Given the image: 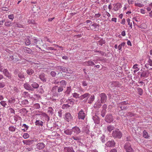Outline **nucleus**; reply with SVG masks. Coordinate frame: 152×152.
Returning a JSON list of instances; mask_svg holds the SVG:
<instances>
[{"instance_id":"nucleus-1","label":"nucleus","mask_w":152,"mask_h":152,"mask_svg":"<svg viewBox=\"0 0 152 152\" xmlns=\"http://www.w3.org/2000/svg\"><path fill=\"white\" fill-rule=\"evenodd\" d=\"M130 104L127 100L122 101L118 104V107L121 110H125L128 109Z\"/></svg>"},{"instance_id":"nucleus-2","label":"nucleus","mask_w":152,"mask_h":152,"mask_svg":"<svg viewBox=\"0 0 152 152\" xmlns=\"http://www.w3.org/2000/svg\"><path fill=\"white\" fill-rule=\"evenodd\" d=\"M112 135L115 138L121 139L122 137V134L119 129H117L113 131Z\"/></svg>"},{"instance_id":"nucleus-3","label":"nucleus","mask_w":152,"mask_h":152,"mask_svg":"<svg viewBox=\"0 0 152 152\" xmlns=\"http://www.w3.org/2000/svg\"><path fill=\"white\" fill-rule=\"evenodd\" d=\"M124 148L126 151V152H134V151L132 147L131 144L129 142L125 143Z\"/></svg>"},{"instance_id":"nucleus-4","label":"nucleus","mask_w":152,"mask_h":152,"mask_svg":"<svg viewBox=\"0 0 152 152\" xmlns=\"http://www.w3.org/2000/svg\"><path fill=\"white\" fill-rule=\"evenodd\" d=\"M64 120L68 122H71L73 120V117L69 113H66L64 117Z\"/></svg>"},{"instance_id":"nucleus-5","label":"nucleus","mask_w":152,"mask_h":152,"mask_svg":"<svg viewBox=\"0 0 152 152\" xmlns=\"http://www.w3.org/2000/svg\"><path fill=\"white\" fill-rule=\"evenodd\" d=\"M100 98V101L102 103H104L107 102V97L104 93H101L99 94Z\"/></svg>"},{"instance_id":"nucleus-6","label":"nucleus","mask_w":152,"mask_h":152,"mask_svg":"<svg viewBox=\"0 0 152 152\" xmlns=\"http://www.w3.org/2000/svg\"><path fill=\"white\" fill-rule=\"evenodd\" d=\"M105 121L107 123H110L113 122L114 118L111 114H107L105 118Z\"/></svg>"},{"instance_id":"nucleus-7","label":"nucleus","mask_w":152,"mask_h":152,"mask_svg":"<svg viewBox=\"0 0 152 152\" xmlns=\"http://www.w3.org/2000/svg\"><path fill=\"white\" fill-rule=\"evenodd\" d=\"M1 72H2L4 75L8 77V79H11V75L7 69H2Z\"/></svg>"},{"instance_id":"nucleus-8","label":"nucleus","mask_w":152,"mask_h":152,"mask_svg":"<svg viewBox=\"0 0 152 152\" xmlns=\"http://www.w3.org/2000/svg\"><path fill=\"white\" fill-rule=\"evenodd\" d=\"M86 115L83 110L81 109L78 113V118L79 119L83 120Z\"/></svg>"},{"instance_id":"nucleus-9","label":"nucleus","mask_w":152,"mask_h":152,"mask_svg":"<svg viewBox=\"0 0 152 152\" xmlns=\"http://www.w3.org/2000/svg\"><path fill=\"white\" fill-rule=\"evenodd\" d=\"M115 142L113 140L108 141L105 144L106 146L108 147H113L115 146Z\"/></svg>"},{"instance_id":"nucleus-10","label":"nucleus","mask_w":152,"mask_h":152,"mask_svg":"<svg viewBox=\"0 0 152 152\" xmlns=\"http://www.w3.org/2000/svg\"><path fill=\"white\" fill-rule=\"evenodd\" d=\"M90 96V94H89L86 93L84 94L81 95L79 97V98L80 100H83L84 99V100H85V102H86Z\"/></svg>"},{"instance_id":"nucleus-11","label":"nucleus","mask_w":152,"mask_h":152,"mask_svg":"<svg viewBox=\"0 0 152 152\" xmlns=\"http://www.w3.org/2000/svg\"><path fill=\"white\" fill-rule=\"evenodd\" d=\"M45 145L43 142H39L36 145L37 149L39 150L43 149L45 147Z\"/></svg>"},{"instance_id":"nucleus-12","label":"nucleus","mask_w":152,"mask_h":152,"mask_svg":"<svg viewBox=\"0 0 152 152\" xmlns=\"http://www.w3.org/2000/svg\"><path fill=\"white\" fill-rule=\"evenodd\" d=\"M23 87L25 89L27 90L33 91L32 88H31L30 82L29 83H26L24 84Z\"/></svg>"},{"instance_id":"nucleus-13","label":"nucleus","mask_w":152,"mask_h":152,"mask_svg":"<svg viewBox=\"0 0 152 152\" xmlns=\"http://www.w3.org/2000/svg\"><path fill=\"white\" fill-rule=\"evenodd\" d=\"M72 132L74 133L77 135L80 133L81 131L80 129L77 126H75L72 128Z\"/></svg>"},{"instance_id":"nucleus-14","label":"nucleus","mask_w":152,"mask_h":152,"mask_svg":"<svg viewBox=\"0 0 152 152\" xmlns=\"http://www.w3.org/2000/svg\"><path fill=\"white\" fill-rule=\"evenodd\" d=\"M30 84L31 85V88H32L33 91L34 89H37L39 88V85L38 84L35 82H31V81H29Z\"/></svg>"},{"instance_id":"nucleus-15","label":"nucleus","mask_w":152,"mask_h":152,"mask_svg":"<svg viewBox=\"0 0 152 152\" xmlns=\"http://www.w3.org/2000/svg\"><path fill=\"white\" fill-rule=\"evenodd\" d=\"M39 77L42 81L43 82H46V81L47 77L44 73H41L39 75Z\"/></svg>"},{"instance_id":"nucleus-16","label":"nucleus","mask_w":152,"mask_h":152,"mask_svg":"<svg viewBox=\"0 0 152 152\" xmlns=\"http://www.w3.org/2000/svg\"><path fill=\"white\" fill-rule=\"evenodd\" d=\"M89 126L88 125L85 126L82 128V132L85 133L87 134L89 133Z\"/></svg>"},{"instance_id":"nucleus-17","label":"nucleus","mask_w":152,"mask_h":152,"mask_svg":"<svg viewBox=\"0 0 152 152\" xmlns=\"http://www.w3.org/2000/svg\"><path fill=\"white\" fill-rule=\"evenodd\" d=\"M57 69L61 70L64 72H68L67 68L64 66H57Z\"/></svg>"},{"instance_id":"nucleus-18","label":"nucleus","mask_w":152,"mask_h":152,"mask_svg":"<svg viewBox=\"0 0 152 152\" xmlns=\"http://www.w3.org/2000/svg\"><path fill=\"white\" fill-rule=\"evenodd\" d=\"M83 64L84 65L87 66H93L95 65L94 63L91 60L86 61Z\"/></svg>"},{"instance_id":"nucleus-19","label":"nucleus","mask_w":152,"mask_h":152,"mask_svg":"<svg viewBox=\"0 0 152 152\" xmlns=\"http://www.w3.org/2000/svg\"><path fill=\"white\" fill-rule=\"evenodd\" d=\"M64 152H75L72 147H64Z\"/></svg>"},{"instance_id":"nucleus-20","label":"nucleus","mask_w":152,"mask_h":152,"mask_svg":"<svg viewBox=\"0 0 152 152\" xmlns=\"http://www.w3.org/2000/svg\"><path fill=\"white\" fill-rule=\"evenodd\" d=\"M93 119L96 124H98L99 123L100 118L97 115H95L93 116Z\"/></svg>"},{"instance_id":"nucleus-21","label":"nucleus","mask_w":152,"mask_h":152,"mask_svg":"<svg viewBox=\"0 0 152 152\" xmlns=\"http://www.w3.org/2000/svg\"><path fill=\"white\" fill-rule=\"evenodd\" d=\"M149 72L148 70L143 71L142 72L140 75V77H148Z\"/></svg>"},{"instance_id":"nucleus-22","label":"nucleus","mask_w":152,"mask_h":152,"mask_svg":"<svg viewBox=\"0 0 152 152\" xmlns=\"http://www.w3.org/2000/svg\"><path fill=\"white\" fill-rule=\"evenodd\" d=\"M101 103V102L99 100H98L94 104V107L97 109L99 108L102 106Z\"/></svg>"},{"instance_id":"nucleus-23","label":"nucleus","mask_w":152,"mask_h":152,"mask_svg":"<svg viewBox=\"0 0 152 152\" xmlns=\"http://www.w3.org/2000/svg\"><path fill=\"white\" fill-rule=\"evenodd\" d=\"M23 50L25 53L29 54H31L32 52V50L26 47H23Z\"/></svg>"},{"instance_id":"nucleus-24","label":"nucleus","mask_w":152,"mask_h":152,"mask_svg":"<svg viewBox=\"0 0 152 152\" xmlns=\"http://www.w3.org/2000/svg\"><path fill=\"white\" fill-rule=\"evenodd\" d=\"M97 26L98 25L96 23H94L91 25H90V28H88V29L89 30V29H90L92 30H95V29L97 27ZM88 28H89V27H88Z\"/></svg>"},{"instance_id":"nucleus-25","label":"nucleus","mask_w":152,"mask_h":152,"mask_svg":"<svg viewBox=\"0 0 152 152\" xmlns=\"http://www.w3.org/2000/svg\"><path fill=\"white\" fill-rule=\"evenodd\" d=\"M67 82L64 80H62L60 82V87L63 88H65L66 86Z\"/></svg>"},{"instance_id":"nucleus-26","label":"nucleus","mask_w":152,"mask_h":152,"mask_svg":"<svg viewBox=\"0 0 152 152\" xmlns=\"http://www.w3.org/2000/svg\"><path fill=\"white\" fill-rule=\"evenodd\" d=\"M75 100L72 98L69 99L66 101V103H68L73 106L74 104Z\"/></svg>"},{"instance_id":"nucleus-27","label":"nucleus","mask_w":152,"mask_h":152,"mask_svg":"<svg viewBox=\"0 0 152 152\" xmlns=\"http://www.w3.org/2000/svg\"><path fill=\"white\" fill-rule=\"evenodd\" d=\"M149 65L152 66V60L150 58H149L148 61V63L146 64L145 65V67L147 68H148Z\"/></svg>"},{"instance_id":"nucleus-28","label":"nucleus","mask_w":152,"mask_h":152,"mask_svg":"<svg viewBox=\"0 0 152 152\" xmlns=\"http://www.w3.org/2000/svg\"><path fill=\"white\" fill-rule=\"evenodd\" d=\"M18 75V77L20 79H25V75L24 74V73L22 72H19Z\"/></svg>"},{"instance_id":"nucleus-29","label":"nucleus","mask_w":152,"mask_h":152,"mask_svg":"<svg viewBox=\"0 0 152 152\" xmlns=\"http://www.w3.org/2000/svg\"><path fill=\"white\" fill-rule=\"evenodd\" d=\"M64 132L66 134L68 135H71L72 133V130L68 129L65 130Z\"/></svg>"},{"instance_id":"nucleus-30","label":"nucleus","mask_w":152,"mask_h":152,"mask_svg":"<svg viewBox=\"0 0 152 152\" xmlns=\"http://www.w3.org/2000/svg\"><path fill=\"white\" fill-rule=\"evenodd\" d=\"M26 72L28 75H31L34 73V72L32 69L29 68L26 70Z\"/></svg>"},{"instance_id":"nucleus-31","label":"nucleus","mask_w":152,"mask_h":152,"mask_svg":"<svg viewBox=\"0 0 152 152\" xmlns=\"http://www.w3.org/2000/svg\"><path fill=\"white\" fill-rule=\"evenodd\" d=\"M43 122L40 120H37L35 122V124L37 126H42L43 125Z\"/></svg>"},{"instance_id":"nucleus-32","label":"nucleus","mask_w":152,"mask_h":152,"mask_svg":"<svg viewBox=\"0 0 152 152\" xmlns=\"http://www.w3.org/2000/svg\"><path fill=\"white\" fill-rule=\"evenodd\" d=\"M53 95L56 99H58L60 98V96L57 92L53 93Z\"/></svg>"},{"instance_id":"nucleus-33","label":"nucleus","mask_w":152,"mask_h":152,"mask_svg":"<svg viewBox=\"0 0 152 152\" xmlns=\"http://www.w3.org/2000/svg\"><path fill=\"white\" fill-rule=\"evenodd\" d=\"M32 39V40L31 42V44L32 45H34L35 44H37L38 41V40L37 38L36 37H34Z\"/></svg>"},{"instance_id":"nucleus-34","label":"nucleus","mask_w":152,"mask_h":152,"mask_svg":"<svg viewBox=\"0 0 152 152\" xmlns=\"http://www.w3.org/2000/svg\"><path fill=\"white\" fill-rule=\"evenodd\" d=\"M41 115L45 117V119L46 121H48L50 120V118L48 115L45 113H42Z\"/></svg>"},{"instance_id":"nucleus-35","label":"nucleus","mask_w":152,"mask_h":152,"mask_svg":"<svg viewBox=\"0 0 152 152\" xmlns=\"http://www.w3.org/2000/svg\"><path fill=\"white\" fill-rule=\"evenodd\" d=\"M71 86L67 87L66 88V90L65 92V93L67 95L69 94L71 91Z\"/></svg>"},{"instance_id":"nucleus-36","label":"nucleus","mask_w":152,"mask_h":152,"mask_svg":"<svg viewBox=\"0 0 152 152\" xmlns=\"http://www.w3.org/2000/svg\"><path fill=\"white\" fill-rule=\"evenodd\" d=\"M114 129V127L111 125H108L107 127V129L109 132H111Z\"/></svg>"},{"instance_id":"nucleus-37","label":"nucleus","mask_w":152,"mask_h":152,"mask_svg":"<svg viewBox=\"0 0 152 152\" xmlns=\"http://www.w3.org/2000/svg\"><path fill=\"white\" fill-rule=\"evenodd\" d=\"M95 99V96L94 95L91 96L90 98L88 100V103L89 104H91Z\"/></svg>"},{"instance_id":"nucleus-38","label":"nucleus","mask_w":152,"mask_h":152,"mask_svg":"<svg viewBox=\"0 0 152 152\" xmlns=\"http://www.w3.org/2000/svg\"><path fill=\"white\" fill-rule=\"evenodd\" d=\"M143 137L145 138H148L149 137L148 133L145 130L143 132Z\"/></svg>"},{"instance_id":"nucleus-39","label":"nucleus","mask_w":152,"mask_h":152,"mask_svg":"<svg viewBox=\"0 0 152 152\" xmlns=\"http://www.w3.org/2000/svg\"><path fill=\"white\" fill-rule=\"evenodd\" d=\"M70 106L67 103L66 104H63L62 107V108L63 109H67L70 107Z\"/></svg>"},{"instance_id":"nucleus-40","label":"nucleus","mask_w":152,"mask_h":152,"mask_svg":"<svg viewBox=\"0 0 152 152\" xmlns=\"http://www.w3.org/2000/svg\"><path fill=\"white\" fill-rule=\"evenodd\" d=\"M34 142L33 140H30V141H26V140H23V142L24 144H26V145H28L30 144V143L32 144Z\"/></svg>"},{"instance_id":"nucleus-41","label":"nucleus","mask_w":152,"mask_h":152,"mask_svg":"<svg viewBox=\"0 0 152 152\" xmlns=\"http://www.w3.org/2000/svg\"><path fill=\"white\" fill-rule=\"evenodd\" d=\"M9 59L10 60H12L13 61H17L20 60L18 58H15L12 56H10Z\"/></svg>"},{"instance_id":"nucleus-42","label":"nucleus","mask_w":152,"mask_h":152,"mask_svg":"<svg viewBox=\"0 0 152 152\" xmlns=\"http://www.w3.org/2000/svg\"><path fill=\"white\" fill-rule=\"evenodd\" d=\"M25 148L26 151H32L34 150L33 148L31 146L28 147L27 146H26Z\"/></svg>"},{"instance_id":"nucleus-43","label":"nucleus","mask_w":152,"mask_h":152,"mask_svg":"<svg viewBox=\"0 0 152 152\" xmlns=\"http://www.w3.org/2000/svg\"><path fill=\"white\" fill-rule=\"evenodd\" d=\"M117 83H118L116 82L113 81L110 82L109 83V84L110 85L111 87H113L114 86H117Z\"/></svg>"},{"instance_id":"nucleus-44","label":"nucleus","mask_w":152,"mask_h":152,"mask_svg":"<svg viewBox=\"0 0 152 152\" xmlns=\"http://www.w3.org/2000/svg\"><path fill=\"white\" fill-rule=\"evenodd\" d=\"M57 86H55L52 88L51 90V91L53 92V93L57 92L56 90L57 88Z\"/></svg>"},{"instance_id":"nucleus-45","label":"nucleus","mask_w":152,"mask_h":152,"mask_svg":"<svg viewBox=\"0 0 152 152\" xmlns=\"http://www.w3.org/2000/svg\"><path fill=\"white\" fill-rule=\"evenodd\" d=\"M15 129H16L15 127L14 126H10L9 128V131L12 132L15 131Z\"/></svg>"},{"instance_id":"nucleus-46","label":"nucleus","mask_w":152,"mask_h":152,"mask_svg":"<svg viewBox=\"0 0 152 152\" xmlns=\"http://www.w3.org/2000/svg\"><path fill=\"white\" fill-rule=\"evenodd\" d=\"M28 23L29 24H35V22L33 19L28 20L27 21Z\"/></svg>"},{"instance_id":"nucleus-47","label":"nucleus","mask_w":152,"mask_h":152,"mask_svg":"<svg viewBox=\"0 0 152 152\" xmlns=\"http://www.w3.org/2000/svg\"><path fill=\"white\" fill-rule=\"evenodd\" d=\"M137 90L139 94L140 95H142L143 93L142 90L140 88H138Z\"/></svg>"},{"instance_id":"nucleus-48","label":"nucleus","mask_w":152,"mask_h":152,"mask_svg":"<svg viewBox=\"0 0 152 152\" xmlns=\"http://www.w3.org/2000/svg\"><path fill=\"white\" fill-rule=\"evenodd\" d=\"M57 91L58 93H60L62 92L64 90V88L60 86H58Z\"/></svg>"},{"instance_id":"nucleus-49","label":"nucleus","mask_w":152,"mask_h":152,"mask_svg":"<svg viewBox=\"0 0 152 152\" xmlns=\"http://www.w3.org/2000/svg\"><path fill=\"white\" fill-rule=\"evenodd\" d=\"M15 26L19 28H24V26L22 25L19 23H16V25H15Z\"/></svg>"},{"instance_id":"nucleus-50","label":"nucleus","mask_w":152,"mask_h":152,"mask_svg":"<svg viewBox=\"0 0 152 152\" xmlns=\"http://www.w3.org/2000/svg\"><path fill=\"white\" fill-rule=\"evenodd\" d=\"M125 43L123 42L120 44L118 46V49L119 50H121L122 48V46H124L125 45Z\"/></svg>"},{"instance_id":"nucleus-51","label":"nucleus","mask_w":152,"mask_h":152,"mask_svg":"<svg viewBox=\"0 0 152 152\" xmlns=\"http://www.w3.org/2000/svg\"><path fill=\"white\" fill-rule=\"evenodd\" d=\"M127 22L128 23V24L129 25V27L131 28H132V23H130V20L129 18H128L126 20Z\"/></svg>"},{"instance_id":"nucleus-52","label":"nucleus","mask_w":152,"mask_h":152,"mask_svg":"<svg viewBox=\"0 0 152 152\" xmlns=\"http://www.w3.org/2000/svg\"><path fill=\"white\" fill-rule=\"evenodd\" d=\"M106 110H102L101 112V115L103 117H104L105 115Z\"/></svg>"},{"instance_id":"nucleus-53","label":"nucleus","mask_w":152,"mask_h":152,"mask_svg":"<svg viewBox=\"0 0 152 152\" xmlns=\"http://www.w3.org/2000/svg\"><path fill=\"white\" fill-rule=\"evenodd\" d=\"M0 104L4 107H5L6 105H7V103H6V102L4 101H1L0 102Z\"/></svg>"},{"instance_id":"nucleus-54","label":"nucleus","mask_w":152,"mask_h":152,"mask_svg":"<svg viewBox=\"0 0 152 152\" xmlns=\"http://www.w3.org/2000/svg\"><path fill=\"white\" fill-rule=\"evenodd\" d=\"M72 95L73 97L75 98H79V95L77 93H74L72 94Z\"/></svg>"},{"instance_id":"nucleus-55","label":"nucleus","mask_w":152,"mask_h":152,"mask_svg":"<svg viewBox=\"0 0 152 152\" xmlns=\"http://www.w3.org/2000/svg\"><path fill=\"white\" fill-rule=\"evenodd\" d=\"M29 137V135L28 133H24L23 136V137L25 139H26L28 138Z\"/></svg>"},{"instance_id":"nucleus-56","label":"nucleus","mask_w":152,"mask_h":152,"mask_svg":"<svg viewBox=\"0 0 152 152\" xmlns=\"http://www.w3.org/2000/svg\"><path fill=\"white\" fill-rule=\"evenodd\" d=\"M5 25L7 26H11V23L10 21H7L5 22Z\"/></svg>"},{"instance_id":"nucleus-57","label":"nucleus","mask_w":152,"mask_h":152,"mask_svg":"<svg viewBox=\"0 0 152 152\" xmlns=\"http://www.w3.org/2000/svg\"><path fill=\"white\" fill-rule=\"evenodd\" d=\"M100 139L102 143H104L105 142V136L102 135L100 138Z\"/></svg>"},{"instance_id":"nucleus-58","label":"nucleus","mask_w":152,"mask_h":152,"mask_svg":"<svg viewBox=\"0 0 152 152\" xmlns=\"http://www.w3.org/2000/svg\"><path fill=\"white\" fill-rule=\"evenodd\" d=\"M104 41L102 40H100L98 42V44L101 45H102L103 44H104Z\"/></svg>"},{"instance_id":"nucleus-59","label":"nucleus","mask_w":152,"mask_h":152,"mask_svg":"<svg viewBox=\"0 0 152 152\" xmlns=\"http://www.w3.org/2000/svg\"><path fill=\"white\" fill-rule=\"evenodd\" d=\"M25 44L26 45H29L31 44L30 41L29 39H27L26 40Z\"/></svg>"},{"instance_id":"nucleus-60","label":"nucleus","mask_w":152,"mask_h":152,"mask_svg":"<svg viewBox=\"0 0 152 152\" xmlns=\"http://www.w3.org/2000/svg\"><path fill=\"white\" fill-rule=\"evenodd\" d=\"M5 86V84L4 83L0 82V88H2Z\"/></svg>"},{"instance_id":"nucleus-61","label":"nucleus","mask_w":152,"mask_h":152,"mask_svg":"<svg viewBox=\"0 0 152 152\" xmlns=\"http://www.w3.org/2000/svg\"><path fill=\"white\" fill-rule=\"evenodd\" d=\"M50 75L53 77H55L56 75V73L55 71H52L50 72Z\"/></svg>"},{"instance_id":"nucleus-62","label":"nucleus","mask_w":152,"mask_h":152,"mask_svg":"<svg viewBox=\"0 0 152 152\" xmlns=\"http://www.w3.org/2000/svg\"><path fill=\"white\" fill-rule=\"evenodd\" d=\"M34 107L36 109H38L40 107V105L38 103H36L34 104Z\"/></svg>"},{"instance_id":"nucleus-63","label":"nucleus","mask_w":152,"mask_h":152,"mask_svg":"<svg viewBox=\"0 0 152 152\" xmlns=\"http://www.w3.org/2000/svg\"><path fill=\"white\" fill-rule=\"evenodd\" d=\"M72 138L73 140H80V137H79L73 136L72 137Z\"/></svg>"},{"instance_id":"nucleus-64","label":"nucleus","mask_w":152,"mask_h":152,"mask_svg":"<svg viewBox=\"0 0 152 152\" xmlns=\"http://www.w3.org/2000/svg\"><path fill=\"white\" fill-rule=\"evenodd\" d=\"M126 115L127 116H129L130 117H132L133 116V114H132L131 112H129L127 113Z\"/></svg>"}]
</instances>
